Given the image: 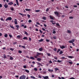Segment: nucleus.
<instances>
[{
	"label": "nucleus",
	"mask_w": 79,
	"mask_h": 79,
	"mask_svg": "<svg viewBox=\"0 0 79 79\" xmlns=\"http://www.w3.org/2000/svg\"><path fill=\"white\" fill-rule=\"evenodd\" d=\"M19 53H22V51H21L19 50Z\"/></svg>",
	"instance_id": "nucleus-47"
},
{
	"label": "nucleus",
	"mask_w": 79,
	"mask_h": 79,
	"mask_svg": "<svg viewBox=\"0 0 79 79\" xmlns=\"http://www.w3.org/2000/svg\"><path fill=\"white\" fill-rule=\"evenodd\" d=\"M4 37H8V35L7 34H5L4 35Z\"/></svg>",
	"instance_id": "nucleus-38"
},
{
	"label": "nucleus",
	"mask_w": 79,
	"mask_h": 79,
	"mask_svg": "<svg viewBox=\"0 0 79 79\" xmlns=\"http://www.w3.org/2000/svg\"><path fill=\"white\" fill-rule=\"evenodd\" d=\"M67 63H69V64H73V62H70V61H67Z\"/></svg>",
	"instance_id": "nucleus-37"
},
{
	"label": "nucleus",
	"mask_w": 79,
	"mask_h": 79,
	"mask_svg": "<svg viewBox=\"0 0 79 79\" xmlns=\"http://www.w3.org/2000/svg\"><path fill=\"white\" fill-rule=\"evenodd\" d=\"M10 50H11V51H13V50H14V49H13V48H10Z\"/></svg>",
	"instance_id": "nucleus-53"
},
{
	"label": "nucleus",
	"mask_w": 79,
	"mask_h": 79,
	"mask_svg": "<svg viewBox=\"0 0 79 79\" xmlns=\"http://www.w3.org/2000/svg\"><path fill=\"white\" fill-rule=\"evenodd\" d=\"M23 40H27V37H24L23 38Z\"/></svg>",
	"instance_id": "nucleus-21"
},
{
	"label": "nucleus",
	"mask_w": 79,
	"mask_h": 79,
	"mask_svg": "<svg viewBox=\"0 0 79 79\" xmlns=\"http://www.w3.org/2000/svg\"><path fill=\"white\" fill-rule=\"evenodd\" d=\"M37 54H36V55L37 56H38L40 55H41V56H43V53H40L37 52Z\"/></svg>",
	"instance_id": "nucleus-3"
},
{
	"label": "nucleus",
	"mask_w": 79,
	"mask_h": 79,
	"mask_svg": "<svg viewBox=\"0 0 79 79\" xmlns=\"http://www.w3.org/2000/svg\"><path fill=\"white\" fill-rule=\"evenodd\" d=\"M30 59H31V60H35V58L32 56H31Z\"/></svg>",
	"instance_id": "nucleus-22"
},
{
	"label": "nucleus",
	"mask_w": 79,
	"mask_h": 79,
	"mask_svg": "<svg viewBox=\"0 0 79 79\" xmlns=\"http://www.w3.org/2000/svg\"><path fill=\"white\" fill-rule=\"evenodd\" d=\"M42 48H41L39 49V50L40 52H42Z\"/></svg>",
	"instance_id": "nucleus-30"
},
{
	"label": "nucleus",
	"mask_w": 79,
	"mask_h": 79,
	"mask_svg": "<svg viewBox=\"0 0 79 79\" xmlns=\"http://www.w3.org/2000/svg\"><path fill=\"white\" fill-rule=\"evenodd\" d=\"M52 24H53L54 25V24H56V23L55 22V21H53V23H52Z\"/></svg>",
	"instance_id": "nucleus-43"
},
{
	"label": "nucleus",
	"mask_w": 79,
	"mask_h": 79,
	"mask_svg": "<svg viewBox=\"0 0 79 79\" xmlns=\"http://www.w3.org/2000/svg\"><path fill=\"white\" fill-rule=\"evenodd\" d=\"M13 4V2H9V3H8V5H10V6H11V5H12Z\"/></svg>",
	"instance_id": "nucleus-10"
},
{
	"label": "nucleus",
	"mask_w": 79,
	"mask_h": 79,
	"mask_svg": "<svg viewBox=\"0 0 79 79\" xmlns=\"http://www.w3.org/2000/svg\"><path fill=\"white\" fill-rule=\"evenodd\" d=\"M31 22H32V20H31L30 19L28 20V23H31Z\"/></svg>",
	"instance_id": "nucleus-51"
},
{
	"label": "nucleus",
	"mask_w": 79,
	"mask_h": 79,
	"mask_svg": "<svg viewBox=\"0 0 79 79\" xmlns=\"http://www.w3.org/2000/svg\"><path fill=\"white\" fill-rule=\"evenodd\" d=\"M25 71L26 73H29V71L28 70L25 69Z\"/></svg>",
	"instance_id": "nucleus-27"
},
{
	"label": "nucleus",
	"mask_w": 79,
	"mask_h": 79,
	"mask_svg": "<svg viewBox=\"0 0 79 79\" xmlns=\"http://www.w3.org/2000/svg\"><path fill=\"white\" fill-rule=\"evenodd\" d=\"M48 71H49V72H50L51 73H52V72H53V70H51L50 69H49L48 70Z\"/></svg>",
	"instance_id": "nucleus-14"
},
{
	"label": "nucleus",
	"mask_w": 79,
	"mask_h": 79,
	"mask_svg": "<svg viewBox=\"0 0 79 79\" xmlns=\"http://www.w3.org/2000/svg\"><path fill=\"white\" fill-rule=\"evenodd\" d=\"M56 26H58L59 27V28H61V26H60V24H59V23H56Z\"/></svg>",
	"instance_id": "nucleus-8"
},
{
	"label": "nucleus",
	"mask_w": 79,
	"mask_h": 79,
	"mask_svg": "<svg viewBox=\"0 0 79 79\" xmlns=\"http://www.w3.org/2000/svg\"><path fill=\"white\" fill-rule=\"evenodd\" d=\"M38 77L40 78H42V77H41V76H40V75H39Z\"/></svg>",
	"instance_id": "nucleus-64"
},
{
	"label": "nucleus",
	"mask_w": 79,
	"mask_h": 79,
	"mask_svg": "<svg viewBox=\"0 0 79 79\" xmlns=\"http://www.w3.org/2000/svg\"><path fill=\"white\" fill-rule=\"evenodd\" d=\"M34 57L35 58H37V56H34Z\"/></svg>",
	"instance_id": "nucleus-59"
},
{
	"label": "nucleus",
	"mask_w": 79,
	"mask_h": 79,
	"mask_svg": "<svg viewBox=\"0 0 79 79\" xmlns=\"http://www.w3.org/2000/svg\"><path fill=\"white\" fill-rule=\"evenodd\" d=\"M19 14L20 15H22V16H26V14H23L21 13H19Z\"/></svg>",
	"instance_id": "nucleus-19"
},
{
	"label": "nucleus",
	"mask_w": 79,
	"mask_h": 79,
	"mask_svg": "<svg viewBox=\"0 0 79 79\" xmlns=\"http://www.w3.org/2000/svg\"><path fill=\"white\" fill-rule=\"evenodd\" d=\"M46 40L47 42H50V40L48 39H46Z\"/></svg>",
	"instance_id": "nucleus-39"
},
{
	"label": "nucleus",
	"mask_w": 79,
	"mask_h": 79,
	"mask_svg": "<svg viewBox=\"0 0 79 79\" xmlns=\"http://www.w3.org/2000/svg\"><path fill=\"white\" fill-rule=\"evenodd\" d=\"M9 36L10 38H11V37H13V36L12 35H11L10 34H9Z\"/></svg>",
	"instance_id": "nucleus-45"
},
{
	"label": "nucleus",
	"mask_w": 79,
	"mask_h": 79,
	"mask_svg": "<svg viewBox=\"0 0 79 79\" xmlns=\"http://www.w3.org/2000/svg\"><path fill=\"white\" fill-rule=\"evenodd\" d=\"M60 47L61 48V49H63V48H65L64 46L63 45L60 46Z\"/></svg>",
	"instance_id": "nucleus-13"
},
{
	"label": "nucleus",
	"mask_w": 79,
	"mask_h": 79,
	"mask_svg": "<svg viewBox=\"0 0 79 79\" xmlns=\"http://www.w3.org/2000/svg\"><path fill=\"white\" fill-rule=\"evenodd\" d=\"M42 29L43 31H46V30H45L44 28H42Z\"/></svg>",
	"instance_id": "nucleus-60"
},
{
	"label": "nucleus",
	"mask_w": 79,
	"mask_h": 79,
	"mask_svg": "<svg viewBox=\"0 0 79 79\" xmlns=\"http://www.w3.org/2000/svg\"><path fill=\"white\" fill-rule=\"evenodd\" d=\"M23 68H24V69H26V65H24L23 66Z\"/></svg>",
	"instance_id": "nucleus-54"
},
{
	"label": "nucleus",
	"mask_w": 79,
	"mask_h": 79,
	"mask_svg": "<svg viewBox=\"0 0 79 79\" xmlns=\"http://www.w3.org/2000/svg\"><path fill=\"white\" fill-rule=\"evenodd\" d=\"M36 24H38V25H40V23L39 22H37Z\"/></svg>",
	"instance_id": "nucleus-61"
},
{
	"label": "nucleus",
	"mask_w": 79,
	"mask_h": 79,
	"mask_svg": "<svg viewBox=\"0 0 79 79\" xmlns=\"http://www.w3.org/2000/svg\"><path fill=\"white\" fill-rule=\"evenodd\" d=\"M55 29H54L53 30V31L52 32V33L53 34H55L56 33V31H55Z\"/></svg>",
	"instance_id": "nucleus-18"
},
{
	"label": "nucleus",
	"mask_w": 79,
	"mask_h": 79,
	"mask_svg": "<svg viewBox=\"0 0 79 79\" xmlns=\"http://www.w3.org/2000/svg\"><path fill=\"white\" fill-rule=\"evenodd\" d=\"M53 50L55 52H56V50H57V49H56V48H55L53 49Z\"/></svg>",
	"instance_id": "nucleus-42"
},
{
	"label": "nucleus",
	"mask_w": 79,
	"mask_h": 79,
	"mask_svg": "<svg viewBox=\"0 0 79 79\" xmlns=\"http://www.w3.org/2000/svg\"><path fill=\"white\" fill-rule=\"evenodd\" d=\"M46 54L48 56H50V55H51V54L49 53H46Z\"/></svg>",
	"instance_id": "nucleus-31"
},
{
	"label": "nucleus",
	"mask_w": 79,
	"mask_h": 79,
	"mask_svg": "<svg viewBox=\"0 0 79 79\" xmlns=\"http://www.w3.org/2000/svg\"><path fill=\"white\" fill-rule=\"evenodd\" d=\"M69 19H73V17L72 16H70L69 17Z\"/></svg>",
	"instance_id": "nucleus-52"
},
{
	"label": "nucleus",
	"mask_w": 79,
	"mask_h": 79,
	"mask_svg": "<svg viewBox=\"0 0 79 79\" xmlns=\"http://www.w3.org/2000/svg\"><path fill=\"white\" fill-rule=\"evenodd\" d=\"M60 49H58V50L57 51V52L58 53L60 51Z\"/></svg>",
	"instance_id": "nucleus-46"
},
{
	"label": "nucleus",
	"mask_w": 79,
	"mask_h": 79,
	"mask_svg": "<svg viewBox=\"0 0 79 79\" xmlns=\"http://www.w3.org/2000/svg\"><path fill=\"white\" fill-rule=\"evenodd\" d=\"M43 41H44V39H41L40 40H38V42H42Z\"/></svg>",
	"instance_id": "nucleus-20"
},
{
	"label": "nucleus",
	"mask_w": 79,
	"mask_h": 79,
	"mask_svg": "<svg viewBox=\"0 0 79 79\" xmlns=\"http://www.w3.org/2000/svg\"><path fill=\"white\" fill-rule=\"evenodd\" d=\"M68 57L72 59V58H74V56H68Z\"/></svg>",
	"instance_id": "nucleus-24"
},
{
	"label": "nucleus",
	"mask_w": 79,
	"mask_h": 79,
	"mask_svg": "<svg viewBox=\"0 0 79 79\" xmlns=\"http://www.w3.org/2000/svg\"><path fill=\"white\" fill-rule=\"evenodd\" d=\"M54 14L56 15V16H57V17H58V16H59V13H58V12L55 11L54 12Z\"/></svg>",
	"instance_id": "nucleus-4"
},
{
	"label": "nucleus",
	"mask_w": 79,
	"mask_h": 79,
	"mask_svg": "<svg viewBox=\"0 0 79 79\" xmlns=\"http://www.w3.org/2000/svg\"><path fill=\"white\" fill-rule=\"evenodd\" d=\"M43 77L44 79H48V76H43Z\"/></svg>",
	"instance_id": "nucleus-7"
},
{
	"label": "nucleus",
	"mask_w": 79,
	"mask_h": 79,
	"mask_svg": "<svg viewBox=\"0 0 79 79\" xmlns=\"http://www.w3.org/2000/svg\"><path fill=\"white\" fill-rule=\"evenodd\" d=\"M54 58L55 60H58V58H57L56 56H54Z\"/></svg>",
	"instance_id": "nucleus-40"
},
{
	"label": "nucleus",
	"mask_w": 79,
	"mask_h": 79,
	"mask_svg": "<svg viewBox=\"0 0 79 79\" xmlns=\"http://www.w3.org/2000/svg\"><path fill=\"white\" fill-rule=\"evenodd\" d=\"M54 61H55V62H58V63H61V62H62L63 61L60 60H58L57 61H56V60H55L53 61V62H54Z\"/></svg>",
	"instance_id": "nucleus-5"
},
{
	"label": "nucleus",
	"mask_w": 79,
	"mask_h": 79,
	"mask_svg": "<svg viewBox=\"0 0 79 79\" xmlns=\"http://www.w3.org/2000/svg\"><path fill=\"white\" fill-rule=\"evenodd\" d=\"M49 18L51 19H52V20H53V19H54V18H53V17L51 16H49Z\"/></svg>",
	"instance_id": "nucleus-15"
},
{
	"label": "nucleus",
	"mask_w": 79,
	"mask_h": 79,
	"mask_svg": "<svg viewBox=\"0 0 79 79\" xmlns=\"http://www.w3.org/2000/svg\"><path fill=\"white\" fill-rule=\"evenodd\" d=\"M12 19V18H11V17H8L6 19V21H8V20L9 21H11Z\"/></svg>",
	"instance_id": "nucleus-2"
},
{
	"label": "nucleus",
	"mask_w": 79,
	"mask_h": 79,
	"mask_svg": "<svg viewBox=\"0 0 79 79\" xmlns=\"http://www.w3.org/2000/svg\"><path fill=\"white\" fill-rule=\"evenodd\" d=\"M4 7L5 8H8V4H5V5H4Z\"/></svg>",
	"instance_id": "nucleus-12"
},
{
	"label": "nucleus",
	"mask_w": 79,
	"mask_h": 79,
	"mask_svg": "<svg viewBox=\"0 0 79 79\" xmlns=\"http://www.w3.org/2000/svg\"><path fill=\"white\" fill-rule=\"evenodd\" d=\"M63 53V51H61L60 52V54L61 55Z\"/></svg>",
	"instance_id": "nucleus-35"
},
{
	"label": "nucleus",
	"mask_w": 79,
	"mask_h": 79,
	"mask_svg": "<svg viewBox=\"0 0 79 79\" xmlns=\"http://www.w3.org/2000/svg\"><path fill=\"white\" fill-rule=\"evenodd\" d=\"M34 70L35 71H37V69L36 68H34Z\"/></svg>",
	"instance_id": "nucleus-48"
},
{
	"label": "nucleus",
	"mask_w": 79,
	"mask_h": 79,
	"mask_svg": "<svg viewBox=\"0 0 79 79\" xmlns=\"http://www.w3.org/2000/svg\"><path fill=\"white\" fill-rule=\"evenodd\" d=\"M10 27H11V28H12L13 29H15V27H14L12 26H10Z\"/></svg>",
	"instance_id": "nucleus-41"
},
{
	"label": "nucleus",
	"mask_w": 79,
	"mask_h": 79,
	"mask_svg": "<svg viewBox=\"0 0 79 79\" xmlns=\"http://www.w3.org/2000/svg\"><path fill=\"white\" fill-rule=\"evenodd\" d=\"M69 79H76L75 78L73 77H72L71 78H70Z\"/></svg>",
	"instance_id": "nucleus-57"
},
{
	"label": "nucleus",
	"mask_w": 79,
	"mask_h": 79,
	"mask_svg": "<svg viewBox=\"0 0 79 79\" xmlns=\"http://www.w3.org/2000/svg\"><path fill=\"white\" fill-rule=\"evenodd\" d=\"M3 56H4V59L6 58V55H5V54H4Z\"/></svg>",
	"instance_id": "nucleus-33"
},
{
	"label": "nucleus",
	"mask_w": 79,
	"mask_h": 79,
	"mask_svg": "<svg viewBox=\"0 0 79 79\" xmlns=\"http://www.w3.org/2000/svg\"><path fill=\"white\" fill-rule=\"evenodd\" d=\"M10 60H13V57L11 56H10Z\"/></svg>",
	"instance_id": "nucleus-25"
},
{
	"label": "nucleus",
	"mask_w": 79,
	"mask_h": 79,
	"mask_svg": "<svg viewBox=\"0 0 79 79\" xmlns=\"http://www.w3.org/2000/svg\"><path fill=\"white\" fill-rule=\"evenodd\" d=\"M27 17H28V18H30V16H31V15H29V14H28L27 15Z\"/></svg>",
	"instance_id": "nucleus-58"
},
{
	"label": "nucleus",
	"mask_w": 79,
	"mask_h": 79,
	"mask_svg": "<svg viewBox=\"0 0 79 79\" xmlns=\"http://www.w3.org/2000/svg\"><path fill=\"white\" fill-rule=\"evenodd\" d=\"M25 10L26 11H31V9H25Z\"/></svg>",
	"instance_id": "nucleus-36"
},
{
	"label": "nucleus",
	"mask_w": 79,
	"mask_h": 79,
	"mask_svg": "<svg viewBox=\"0 0 79 79\" xmlns=\"http://www.w3.org/2000/svg\"><path fill=\"white\" fill-rule=\"evenodd\" d=\"M35 12H37V13H38V12H39L40 11V10H35Z\"/></svg>",
	"instance_id": "nucleus-44"
},
{
	"label": "nucleus",
	"mask_w": 79,
	"mask_h": 79,
	"mask_svg": "<svg viewBox=\"0 0 79 79\" xmlns=\"http://www.w3.org/2000/svg\"><path fill=\"white\" fill-rule=\"evenodd\" d=\"M25 33H24V34H26L27 35H29V34L27 32L25 31H24Z\"/></svg>",
	"instance_id": "nucleus-26"
},
{
	"label": "nucleus",
	"mask_w": 79,
	"mask_h": 79,
	"mask_svg": "<svg viewBox=\"0 0 79 79\" xmlns=\"http://www.w3.org/2000/svg\"><path fill=\"white\" fill-rule=\"evenodd\" d=\"M15 27H17V29L18 30H19V25H16Z\"/></svg>",
	"instance_id": "nucleus-17"
},
{
	"label": "nucleus",
	"mask_w": 79,
	"mask_h": 79,
	"mask_svg": "<svg viewBox=\"0 0 79 79\" xmlns=\"http://www.w3.org/2000/svg\"><path fill=\"white\" fill-rule=\"evenodd\" d=\"M16 2L17 5L19 6V3L18 2V0H15Z\"/></svg>",
	"instance_id": "nucleus-16"
},
{
	"label": "nucleus",
	"mask_w": 79,
	"mask_h": 79,
	"mask_svg": "<svg viewBox=\"0 0 79 79\" xmlns=\"http://www.w3.org/2000/svg\"><path fill=\"white\" fill-rule=\"evenodd\" d=\"M17 38H19V39H20V38H21V36H20V35H19L17 36Z\"/></svg>",
	"instance_id": "nucleus-50"
},
{
	"label": "nucleus",
	"mask_w": 79,
	"mask_h": 79,
	"mask_svg": "<svg viewBox=\"0 0 79 79\" xmlns=\"http://www.w3.org/2000/svg\"><path fill=\"white\" fill-rule=\"evenodd\" d=\"M67 32V33H68L69 34H71V31L69 30H68Z\"/></svg>",
	"instance_id": "nucleus-23"
},
{
	"label": "nucleus",
	"mask_w": 79,
	"mask_h": 79,
	"mask_svg": "<svg viewBox=\"0 0 79 79\" xmlns=\"http://www.w3.org/2000/svg\"><path fill=\"white\" fill-rule=\"evenodd\" d=\"M26 79V77L24 75H22L19 77V79Z\"/></svg>",
	"instance_id": "nucleus-1"
},
{
	"label": "nucleus",
	"mask_w": 79,
	"mask_h": 79,
	"mask_svg": "<svg viewBox=\"0 0 79 79\" xmlns=\"http://www.w3.org/2000/svg\"><path fill=\"white\" fill-rule=\"evenodd\" d=\"M11 11H14V9L13 7H11Z\"/></svg>",
	"instance_id": "nucleus-49"
},
{
	"label": "nucleus",
	"mask_w": 79,
	"mask_h": 79,
	"mask_svg": "<svg viewBox=\"0 0 79 79\" xmlns=\"http://www.w3.org/2000/svg\"><path fill=\"white\" fill-rule=\"evenodd\" d=\"M31 78H32V79H35V77L33 76H31L30 77Z\"/></svg>",
	"instance_id": "nucleus-28"
},
{
	"label": "nucleus",
	"mask_w": 79,
	"mask_h": 79,
	"mask_svg": "<svg viewBox=\"0 0 79 79\" xmlns=\"http://www.w3.org/2000/svg\"><path fill=\"white\" fill-rule=\"evenodd\" d=\"M73 10H72L69 12V13H73Z\"/></svg>",
	"instance_id": "nucleus-55"
},
{
	"label": "nucleus",
	"mask_w": 79,
	"mask_h": 79,
	"mask_svg": "<svg viewBox=\"0 0 79 79\" xmlns=\"http://www.w3.org/2000/svg\"><path fill=\"white\" fill-rule=\"evenodd\" d=\"M73 7H74V8H76L77 7V5H74Z\"/></svg>",
	"instance_id": "nucleus-56"
},
{
	"label": "nucleus",
	"mask_w": 79,
	"mask_h": 79,
	"mask_svg": "<svg viewBox=\"0 0 79 79\" xmlns=\"http://www.w3.org/2000/svg\"><path fill=\"white\" fill-rule=\"evenodd\" d=\"M27 58H29V59H30V57L29 56H26Z\"/></svg>",
	"instance_id": "nucleus-62"
},
{
	"label": "nucleus",
	"mask_w": 79,
	"mask_h": 79,
	"mask_svg": "<svg viewBox=\"0 0 79 79\" xmlns=\"http://www.w3.org/2000/svg\"><path fill=\"white\" fill-rule=\"evenodd\" d=\"M17 44V42H15L13 43V44H14V45H15V44Z\"/></svg>",
	"instance_id": "nucleus-63"
},
{
	"label": "nucleus",
	"mask_w": 79,
	"mask_h": 79,
	"mask_svg": "<svg viewBox=\"0 0 79 79\" xmlns=\"http://www.w3.org/2000/svg\"><path fill=\"white\" fill-rule=\"evenodd\" d=\"M43 19L44 20H46V17H45V16L43 17Z\"/></svg>",
	"instance_id": "nucleus-32"
},
{
	"label": "nucleus",
	"mask_w": 79,
	"mask_h": 79,
	"mask_svg": "<svg viewBox=\"0 0 79 79\" xmlns=\"http://www.w3.org/2000/svg\"><path fill=\"white\" fill-rule=\"evenodd\" d=\"M74 42V39L72 40H71L69 41V43L70 44H71V43H73Z\"/></svg>",
	"instance_id": "nucleus-6"
},
{
	"label": "nucleus",
	"mask_w": 79,
	"mask_h": 79,
	"mask_svg": "<svg viewBox=\"0 0 79 79\" xmlns=\"http://www.w3.org/2000/svg\"><path fill=\"white\" fill-rule=\"evenodd\" d=\"M14 23L15 24H18V22H17V19H15Z\"/></svg>",
	"instance_id": "nucleus-9"
},
{
	"label": "nucleus",
	"mask_w": 79,
	"mask_h": 79,
	"mask_svg": "<svg viewBox=\"0 0 79 79\" xmlns=\"http://www.w3.org/2000/svg\"><path fill=\"white\" fill-rule=\"evenodd\" d=\"M55 71H59V69L58 68H55L54 69Z\"/></svg>",
	"instance_id": "nucleus-29"
},
{
	"label": "nucleus",
	"mask_w": 79,
	"mask_h": 79,
	"mask_svg": "<svg viewBox=\"0 0 79 79\" xmlns=\"http://www.w3.org/2000/svg\"><path fill=\"white\" fill-rule=\"evenodd\" d=\"M61 60H64L65 59V57H64V56H63V57H62L61 58Z\"/></svg>",
	"instance_id": "nucleus-34"
},
{
	"label": "nucleus",
	"mask_w": 79,
	"mask_h": 79,
	"mask_svg": "<svg viewBox=\"0 0 79 79\" xmlns=\"http://www.w3.org/2000/svg\"><path fill=\"white\" fill-rule=\"evenodd\" d=\"M37 61H41V60H42V59H41V58H37Z\"/></svg>",
	"instance_id": "nucleus-11"
}]
</instances>
